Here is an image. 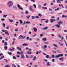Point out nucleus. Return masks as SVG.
I'll use <instances>...</instances> for the list:
<instances>
[{"label":"nucleus","mask_w":67,"mask_h":67,"mask_svg":"<svg viewBox=\"0 0 67 67\" xmlns=\"http://www.w3.org/2000/svg\"><path fill=\"white\" fill-rule=\"evenodd\" d=\"M13 4V2L11 1H9L7 3V6L8 7L10 8V7Z\"/></svg>","instance_id":"f257e3e1"},{"label":"nucleus","mask_w":67,"mask_h":67,"mask_svg":"<svg viewBox=\"0 0 67 67\" xmlns=\"http://www.w3.org/2000/svg\"><path fill=\"white\" fill-rule=\"evenodd\" d=\"M29 8L30 11H31V12H33L34 11V10L33 9V8H32V6H30L29 7Z\"/></svg>","instance_id":"f03ea898"},{"label":"nucleus","mask_w":67,"mask_h":67,"mask_svg":"<svg viewBox=\"0 0 67 67\" xmlns=\"http://www.w3.org/2000/svg\"><path fill=\"white\" fill-rule=\"evenodd\" d=\"M2 32H5L6 34H7V35H10V34H9V33H8V31L7 30H2Z\"/></svg>","instance_id":"7ed1b4c3"},{"label":"nucleus","mask_w":67,"mask_h":67,"mask_svg":"<svg viewBox=\"0 0 67 67\" xmlns=\"http://www.w3.org/2000/svg\"><path fill=\"white\" fill-rule=\"evenodd\" d=\"M17 6L18 8L19 9V10H23V8L21 7V6L19 4H18L17 5Z\"/></svg>","instance_id":"20e7f679"},{"label":"nucleus","mask_w":67,"mask_h":67,"mask_svg":"<svg viewBox=\"0 0 67 67\" xmlns=\"http://www.w3.org/2000/svg\"><path fill=\"white\" fill-rule=\"evenodd\" d=\"M58 23L59 25H60V24H62L63 22H62L61 21L59 20V21L58 22Z\"/></svg>","instance_id":"39448f33"},{"label":"nucleus","mask_w":67,"mask_h":67,"mask_svg":"<svg viewBox=\"0 0 67 67\" xmlns=\"http://www.w3.org/2000/svg\"><path fill=\"white\" fill-rule=\"evenodd\" d=\"M47 29H48V27H46L43 28H42L41 30L43 31H44V30H47Z\"/></svg>","instance_id":"423d86ee"},{"label":"nucleus","mask_w":67,"mask_h":67,"mask_svg":"<svg viewBox=\"0 0 67 67\" xmlns=\"http://www.w3.org/2000/svg\"><path fill=\"white\" fill-rule=\"evenodd\" d=\"M34 32L35 33H36V32H37V28L34 27Z\"/></svg>","instance_id":"0eeeda50"},{"label":"nucleus","mask_w":67,"mask_h":67,"mask_svg":"<svg viewBox=\"0 0 67 67\" xmlns=\"http://www.w3.org/2000/svg\"><path fill=\"white\" fill-rule=\"evenodd\" d=\"M25 37H23V36H22L21 35H20L19 36V39H20L21 38H25Z\"/></svg>","instance_id":"6e6552de"},{"label":"nucleus","mask_w":67,"mask_h":67,"mask_svg":"<svg viewBox=\"0 0 67 67\" xmlns=\"http://www.w3.org/2000/svg\"><path fill=\"white\" fill-rule=\"evenodd\" d=\"M55 20L52 19L50 20V22L51 23H52L53 22H55Z\"/></svg>","instance_id":"1a4fd4ad"},{"label":"nucleus","mask_w":67,"mask_h":67,"mask_svg":"<svg viewBox=\"0 0 67 67\" xmlns=\"http://www.w3.org/2000/svg\"><path fill=\"white\" fill-rule=\"evenodd\" d=\"M64 0H56V1L57 3H61V2L59 1H63Z\"/></svg>","instance_id":"9d476101"},{"label":"nucleus","mask_w":67,"mask_h":67,"mask_svg":"<svg viewBox=\"0 0 67 67\" xmlns=\"http://www.w3.org/2000/svg\"><path fill=\"white\" fill-rule=\"evenodd\" d=\"M15 48H12V49H10L9 50L11 51H14V50L15 49Z\"/></svg>","instance_id":"9b49d317"},{"label":"nucleus","mask_w":67,"mask_h":67,"mask_svg":"<svg viewBox=\"0 0 67 67\" xmlns=\"http://www.w3.org/2000/svg\"><path fill=\"white\" fill-rule=\"evenodd\" d=\"M62 18H67V16H65L64 15H62Z\"/></svg>","instance_id":"f8f14e48"},{"label":"nucleus","mask_w":67,"mask_h":67,"mask_svg":"<svg viewBox=\"0 0 67 67\" xmlns=\"http://www.w3.org/2000/svg\"><path fill=\"white\" fill-rule=\"evenodd\" d=\"M42 40H43V42H45L47 40L46 38H43L42 39Z\"/></svg>","instance_id":"ddd939ff"},{"label":"nucleus","mask_w":67,"mask_h":67,"mask_svg":"<svg viewBox=\"0 0 67 67\" xmlns=\"http://www.w3.org/2000/svg\"><path fill=\"white\" fill-rule=\"evenodd\" d=\"M55 26L57 27H58V28H59V27H60V26H59V25H58V24L56 25Z\"/></svg>","instance_id":"4468645a"},{"label":"nucleus","mask_w":67,"mask_h":67,"mask_svg":"<svg viewBox=\"0 0 67 67\" xmlns=\"http://www.w3.org/2000/svg\"><path fill=\"white\" fill-rule=\"evenodd\" d=\"M31 16H26V18H27V19L28 20H29V18H30V17Z\"/></svg>","instance_id":"2eb2a0df"},{"label":"nucleus","mask_w":67,"mask_h":67,"mask_svg":"<svg viewBox=\"0 0 67 67\" xmlns=\"http://www.w3.org/2000/svg\"><path fill=\"white\" fill-rule=\"evenodd\" d=\"M63 59H64V58L62 57V58H59V60H62V61H63L64 60H63Z\"/></svg>","instance_id":"dca6fc26"},{"label":"nucleus","mask_w":67,"mask_h":67,"mask_svg":"<svg viewBox=\"0 0 67 67\" xmlns=\"http://www.w3.org/2000/svg\"><path fill=\"white\" fill-rule=\"evenodd\" d=\"M42 8L44 10H46L47 9V7H42Z\"/></svg>","instance_id":"f3484780"},{"label":"nucleus","mask_w":67,"mask_h":67,"mask_svg":"<svg viewBox=\"0 0 67 67\" xmlns=\"http://www.w3.org/2000/svg\"><path fill=\"white\" fill-rule=\"evenodd\" d=\"M7 48H8V47L7 46H5L4 47V49L5 50H7Z\"/></svg>","instance_id":"a211bd4d"},{"label":"nucleus","mask_w":67,"mask_h":67,"mask_svg":"<svg viewBox=\"0 0 67 67\" xmlns=\"http://www.w3.org/2000/svg\"><path fill=\"white\" fill-rule=\"evenodd\" d=\"M17 49L18 50V51H21V48L19 47H17Z\"/></svg>","instance_id":"6ab92c4d"},{"label":"nucleus","mask_w":67,"mask_h":67,"mask_svg":"<svg viewBox=\"0 0 67 67\" xmlns=\"http://www.w3.org/2000/svg\"><path fill=\"white\" fill-rule=\"evenodd\" d=\"M27 44L26 43H24L23 44V46H27Z\"/></svg>","instance_id":"aec40b11"},{"label":"nucleus","mask_w":67,"mask_h":67,"mask_svg":"<svg viewBox=\"0 0 67 67\" xmlns=\"http://www.w3.org/2000/svg\"><path fill=\"white\" fill-rule=\"evenodd\" d=\"M9 21L10 22H14V21L12 20H9Z\"/></svg>","instance_id":"412c9836"},{"label":"nucleus","mask_w":67,"mask_h":67,"mask_svg":"<svg viewBox=\"0 0 67 67\" xmlns=\"http://www.w3.org/2000/svg\"><path fill=\"white\" fill-rule=\"evenodd\" d=\"M25 57L24 55H21V58H24Z\"/></svg>","instance_id":"4be33fe9"},{"label":"nucleus","mask_w":67,"mask_h":67,"mask_svg":"<svg viewBox=\"0 0 67 67\" xmlns=\"http://www.w3.org/2000/svg\"><path fill=\"white\" fill-rule=\"evenodd\" d=\"M41 47L42 48V49H44V50H45V49L44 48V47L43 46H41Z\"/></svg>","instance_id":"5701e85b"},{"label":"nucleus","mask_w":67,"mask_h":67,"mask_svg":"<svg viewBox=\"0 0 67 67\" xmlns=\"http://www.w3.org/2000/svg\"><path fill=\"white\" fill-rule=\"evenodd\" d=\"M33 6L34 8H35V9H36V5H35V4H34L33 5Z\"/></svg>","instance_id":"b1692460"},{"label":"nucleus","mask_w":67,"mask_h":67,"mask_svg":"<svg viewBox=\"0 0 67 67\" xmlns=\"http://www.w3.org/2000/svg\"><path fill=\"white\" fill-rule=\"evenodd\" d=\"M20 24H22V23H23V21H22V20H20Z\"/></svg>","instance_id":"393cba45"},{"label":"nucleus","mask_w":67,"mask_h":67,"mask_svg":"<svg viewBox=\"0 0 67 67\" xmlns=\"http://www.w3.org/2000/svg\"><path fill=\"white\" fill-rule=\"evenodd\" d=\"M13 58L14 59H15L16 58V57L15 56H13Z\"/></svg>","instance_id":"a878e982"},{"label":"nucleus","mask_w":67,"mask_h":67,"mask_svg":"<svg viewBox=\"0 0 67 67\" xmlns=\"http://www.w3.org/2000/svg\"><path fill=\"white\" fill-rule=\"evenodd\" d=\"M36 59V57L35 56H34V59H33V61H35V60Z\"/></svg>","instance_id":"bb28decb"},{"label":"nucleus","mask_w":67,"mask_h":67,"mask_svg":"<svg viewBox=\"0 0 67 67\" xmlns=\"http://www.w3.org/2000/svg\"><path fill=\"white\" fill-rule=\"evenodd\" d=\"M59 57H60L61 56H63V54H60L59 55Z\"/></svg>","instance_id":"cd10ccee"},{"label":"nucleus","mask_w":67,"mask_h":67,"mask_svg":"<svg viewBox=\"0 0 67 67\" xmlns=\"http://www.w3.org/2000/svg\"><path fill=\"white\" fill-rule=\"evenodd\" d=\"M2 25H3V26L4 27H5V24L4 23H3L2 24Z\"/></svg>","instance_id":"c85d7f7f"},{"label":"nucleus","mask_w":67,"mask_h":67,"mask_svg":"<svg viewBox=\"0 0 67 67\" xmlns=\"http://www.w3.org/2000/svg\"><path fill=\"white\" fill-rule=\"evenodd\" d=\"M38 16H40V17H41L42 16V15L40 14H38Z\"/></svg>","instance_id":"c756f323"},{"label":"nucleus","mask_w":67,"mask_h":67,"mask_svg":"<svg viewBox=\"0 0 67 67\" xmlns=\"http://www.w3.org/2000/svg\"><path fill=\"white\" fill-rule=\"evenodd\" d=\"M46 19L43 18L41 19V21H45Z\"/></svg>","instance_id":"7c9ffc66"},{"label":"nucleus","mask_w":67,"mask_h":67,"mask_svg":"<svg viewBox=\"0 0 67 67\" xmlns=\"http://www.w3.org/2000/svg\"><path fill=\"white\" fill-rule=\"evenodd\" d=\"M35 17L34 16H32V20L34 19H35Z\"/></svg>","instance_id":"2f4dec72"},{"label":"nucleus","mask_w":67,"mask_h":67,"mask_svg":"<svg viewBox=\"0 0 67 67\" xmlns=\"http://www.w3.org/2000/svg\"><path fill=\"white\" fill-rule=\"evenodd\" d=\"M47 66H50V64L49 62L47 63Z\"/></svg>","instance_id":"473e14b6"},{"label":"nucleus","mask_w":67,"mask_h":67,"mask_svg":"<svg viewBox=\"0 0 67 67\" xmlns=\"http://www.w3.org/2000/svg\"><path fill=\"white\" fill-rule=\"evenodd\" d=\"M46 58H49V55H47L46 56Z\"/></svg>","instance_id":"72a5a7b5"},{"label":"nucleus","mask_w":67,"mask_h":67,"mask_svg":"<svg viewBox=\"0 0 67 67\" xmlns=\"http://www.w3.org/2000/svg\"><path fill=\"white\" fill-rule=\"evenodd\" d=\"M44 48L45 49H46V48H47V46L46 45H44Z\"/></svg>","instance_id":"f704fd0d"},{"label":"nucleus","mask_w":67,"mask_h":67,"mask_svg":"<svg viewBox=\"0 0 67 67\" xmlns=\"http://www.w3.org/2000/svg\"><path fill=\"white\" fill-rule=\"evenodd\" d=\"M27 53L28 54H32V53L31 52H27Z\"/></svg>","instance_id":"c9c22d12"},{"label":"nucleus","mask_w":67,"mask_h":67,"mask_svg":"<svg viewBox=\"0 0 67 67\" xmlns=\"http://www.w3.org/2000/svg\"><path fill=\"white\" fill-rule=\"evenodd\" d=\"M39 53H40V52H39L38 51L36 52V55H38Z\"/></svg>","instance_id":"e433bc0d"},{"label":"nucleus","mask_w":67,"mask_h":67,"mask_svg":"<svg viewBox=\"0 0 67 67\" xmlns=\"http://www.w3.org/2000/svg\"><path fill=\"white\" fill-rule=\"evenodd\" d=\"M53 46H55V47H57V46L55 44H53Z\"/></svg>","instance_id":"4c0bfd02"},{"label":"nucleus","mask_w":67,"mask_h":67,"mask_svg":"<svg viewBox=\"0 0 67 67\" xmlns=\"http://www.w3.org/2000/svg\"><path fill=\"white\" fill-rule=\"evenodd\" d=\"M59 8H57L56 9H55L54 10V11H58V10H59Z\"/></svg>","instance_id":"58836bf2"},{"label":"nucleus","mask_w":67,"mask_h":67,"mask_svg":"<svg viewBox=\"0 0 67 67\" xmlns=\"http://www.w3.org/2000/svg\"><path fill=\"white\" fill-rule=\"evenodd\" d=\"M38 7L39 8H41V7H42V6L41 5V4H39L38 5Z\"/></svg>","instance_id":"ea45409f"},{"label":"nucleus","mask_w":67,"mask_h":67,"mask_svg":"<svg viewBox=\"0 0 67 67\" xmlns=\"http://www.w3.org/2000/svg\"><path fill=\"white\" fill-rule=\"evenodd\" d=\"M15 31L16 32H18L19 31V30H18V29H16L15 30Z\"/></svg>","instance_id":"a19ab883"},{"label":"nucleus","mask_w":67,"mask_h":67,"mask_svg":"<svg viewBox=\"0 0 67 67\" xmlns=\"http://www.w3.org/2000/svg\"><path fill=\"white\" fill-rule=\"evenodd\" d=\"M26 58H30V57L28 56L27 55H26Z\"/></svg>","instance_id":"79ce46f5"},{"label":"nucleus","mask_w":67,"mask_h":67,"mask_svg":"<svg viewBox=\"0 0 67 67\" xmlns=\"http://www.w3.org/2000/svg\"><path fill=\"white\" fill-rule=\"evenodd\" d=\"M26 24H30V22L29 21L26 22Z\"/></svg>","instance_id":"37998d69"},{"label":"nucleus","mask_w":67,"mask_h":67,"mask_svg":"<svg viewBox=\"0 0 67 67\" xmlns=\"http://www.w3.org/2000/svg\"><path fill=\"white\" fill-rule=\"evenodd\" d=\"M48 21H49V20H47L45 21V23H48Z\"/></svg>","instance_id":"c03bdc74"},{"label":"nucleus","mask_w":67,"mask_h":67,"mask_svg":"<svg viewBox=\"0 0 67 67\" xmlns=\"http://www.w3.org/2000/svg\"><path fill=\"white\" fill-rule=\"evenodd\" d=\"M51 57L52 58H55V56L54 55H52Z\"/></svg>","instance_id":"a18cd8bd"},{"label":"nucleus","mask_w":67,"mask_h":67,"mask_svg":"<svg viewBox=\"0 0 67 67\" xmlns=\"http://www.w3.org/2000/svg\"><path fill=\"white\" fill-rule=\"evenodd\" d=\"M20 54L21 55H23V51H21L20 52Z\"/></svg>","instance_id":"49530a36"},{"label":"nucleus","mask_w":67,"mask_h":67,"mask_svg":"<svg viewBox=\"0 0 67 67\" xmlns=\"http://www.w3.org/2000/svg\"><path fill=\"white\" fill-rule=\"evenodd\" d=\"M58 37H59V38H61V36L60 35H58Z\"/></svg>","instance_id":"de8ad7c7"},{"label":"nucleus","mask_w":67,"mask_h":67,"mask_svg":"<svg viewBox=\"0 0 67 67\" xmlns=\"http://www.w3.org/2000/svg\"><path fill=\"white\" fill-rule=\"evenodd\" d=\"M62 37L61 40H60V41H63V40L64 39V37Z\"/></svg>","instance_id":"09e8293b"},{"label":"nucleus","mask_w":67,"mask_h":67,"mask_svg":"<svg viewBox=\"0 0 67 67\" xmlns=\"http://www.w3.org/2000/svg\"><path fill=\"white\" fill-rule=\"evenodd\" d=\"M44 43V44H49V43H48L46 42H45Z\"/></svg>","instance_id":"8fccbe9b"},{"label":"nucleus","mask_w":67,"mask_h":67,"mask_svg":"<svg viewBox=\"0 0 67 67\" xmlns=\"http://www.w3.org/2000/svg\"><path fill=\"white\" fill-rule=\"evenodd\" d=\"M52 62L53 63L54 62H55V59H52Z\"/></svg>","instance_id":"3c124183"},{"label":"nucleus","mask_w":67,"mask_h":67,"mask_svg":"<svg viewBox=\"0 0 67 67\" xmlns=\"http://www.w3.org/2000/svg\"><path fill=\"white\" fill-rule=\"evenodd\" d=\"M13 8L14 9V8H15V9H16L17 8V7L15 6H13Z\"/></svg>","instance_id":"603ef678"},{"label":"nucleus","mask_w":67,"mask_h":67,"mask_svg":"<svg viewBox=\"0 0 67 67\" xmlns=\"http://www.w3.org/2000/svg\"><path fill=\"white\" fill-rule=\"evenodd\" d=\"M47 5V4H46V3H45L43 5V6H44V7H45V6H46V5Z\"/></svg>","instance_id":"864d4df0"},{"label":"nucleus","mask_w":67,"mask_h":67,"mask_svg":"<svg viewBox=\"0 0 67 67\" xmlns=\"http://www.w3.org/2000/svg\"><path fill=\"white\" fill-rule=\"evenodd\" d=\"M7 15H3V18H6V17H7Z\"/></svg>","instance_id":"5fc2aeb1"},{"label":"nucleus","mask_w":67,"mask_h":67,"mask_svg":"<svg viewBox=\"0 0 67 67\" xmlns=\"http://www.w3.org/2000/svg\"><path fill=\"white\" fill-rule=\"evenodd\" d=\"M59 55H56L55 56V58H58V57H59Z\"/></svg>","instance_id":"6e6d98bb"},{"label":"nucleus","mask_w":67,"mask_h":67,"mask_svg":"<svg viewBox=\"0 0 67 67\" xmlns=\"http://www.w3.org/2000/svg\"><path fill=\"white\" fill-rule=\"evenodd\" d=\"M4 45H6L7 46V45L8 44H7V42H5L4 44Z\"/></svg>","instance_id":"4d7b16f0"},{"label":"nucleus","mask_w":67,"mask_h":67,"mask_svg":"<svg viewBox=\"0 0 67 67\" xmlns=\"http://www.w3.org/2000/svg\"><path fill=\"white\" fill-rule=\"evenodd\" d=\"M17 54H21V53H20V52L19 51H17Z\"/></svg>","instance_id":"13d9d810"},{"label":"nucleus","mask_w":67,"mask_h":67,"mask_svg":"<svg viewBox=\"0 0 67 67\" xmlns=\"http://www.w3.org/2000/svg\"><path fill=\"white\" fill-rule=\"evenodd\" d=\"M40 37H42V36H43V35L42 34H41L40 35Z\"/></svg>","instance_id":"bf43d9fd"},{"label":"nucleus","mask_w":67,"mask_h":67,"mask_svg":"<svg viewBox=\"0 0 67 67\" xmlns=\"http://www.w3.org/2000/svg\"><path fill=\"white\" fill-rule=\"evenodd\" d=\"M31 1H32L34 3V2H35V0H30Z\"/></svg>","instance_id":"052dcab7"},{"label":"nucleus","mask_w":67,"mask_h":67,"mask_svg":"<svg viewBox=\"0 0 67 67\" xmlns=\"http://www.w3.org/2000/svg\"><path fill=\"white\" fill-rule=\"evenodd\" d=\"M28 11H26V12H25V13L26 14H28Z\"/></svg>","instance_id":"680f3d73"},{"label":"nucleus","mask_w":67,"mask_h":67,"mask_svg":"<svg viewBox=\"0 0 67 67\" xmlns=\"http://www.w3.org/2000/svg\"><path fill=\"white\" fill-rule=\"evenodd\" d=\"M8 53L9 54V55H12V54L11 53L8 52Z\"/></svg>","instance_id":"e2e57ef3"},{"label":"nucleus","mask_w":67,"mask_h":67,"mask_svg":"<svg viewBox=\"0 0 67 67\" xmlns=\"http://www.w3.org/2000/svg\"><path fill=\"white\" fill-rule=\"evenodd\" d=\"M4 20H4V19H1L2 21H4Z\"/></svg>","instance_id":"0e129e2a"},{"label":"nucleus","mask_w":67,"mask_h":67,"mask_svg":"<svg viewBox=\"0 0 67 67\" xmlns=\"http://www.w3.org/2000/svg\"><path fill=\"white\" fill-rule=\"evenodd\" d=\"M51 18L52 19H55V17L54 16H52L51 17Z\"/></svg>","instance_id":"69168bd1"},{"label":"nucleus","mask_w":67,"mask_h":67,"mask_svg":"<svg viewBox=\"0 0 67 67\" xmlns=\"http://www.w3.org/2000/svg\"><path fill=\"white\" fill-rule=\"evenodd\" d=\"M4 58V56H3L0 58V59H2V58Z\"/></svg>","instance_id":"338daca9"},{"label":"nucleus","mask_w":67,"mask_h":67,"mask_svg":"<svg viewBox=\"0 0 67 67\" xmlns=\"http://www.w3.org/2000/svg\"><path fill=\"white\" fill-rule=\"evenodd\" d=\"M5 67H10V66H8V65H6Z\"/></svg>","instance_id":"774afa93"}]
</instances>
